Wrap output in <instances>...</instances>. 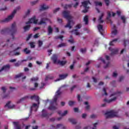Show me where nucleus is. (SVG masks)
Segmentation results:
<instances>
[{
    "label": "nucleus",
    "instance_id": "obj_1",
    "mask_svg": "<svg viewBox=\"0 0 129 129\" xmlns=\"http://www.w3.org/2000/svg\"><path fill=\"white\" fill-rule=\"evenodd\" d=\"M7 33H10V35L12 36V39H15L14 36H15L16 33H17V26L16 25V23H13L10 28H6L1 31V34H7Z\"/></svg>",
    "mask_w": 129,
    "mask_h": 129
},
{
    "label": "nucleus",
    "instance_id": "obj_2",
    "mask_svg": "<svg viewBox=\"0 0 129 129\" xmlns=\"http://www.w3.org/2000/svg\"><path fill=\"white\" fill-rule=\"evenodd\" d=\"M62 15L67 20H68V24L65 26V28L71 29L72 26L74 25V22L72 20V16L70 15V12L64 11L62 13Z\"/></svg>",
    "mask_w": 129,
    "mask_h": 129
},
{
    "label": "nucleus",
    "instance_id": "obj_3",
    "mask_svg": "<svg viewBox=\"0 0 129 129\" xmlns=\"http://www.w3.org/2000/svg\"><path fill=\"white\" fill-rule=\"evenodd\" d=\"M61 89V88H60L57 91H56L55 93V95L52 100V101L50 103V105L48 107V109H50V110H55L57 108L55 105H57V99L58 98V96L60 95L61 94V92L60 91Z\"/></svg>",
    "mask_w": 129,
    "mask_h": 129
},
{
    "label": "nucleus",
    "instance_id": "obj_4",
    "mask_svg": "<svg viewBox=\"0 0 129 129\" xmlns=\"http://www.w3.org/2000/svg\"><path fill=\"white\" fill-rule=\"evenodd\" d=\"M41 20L38 23V25H44L43 28H45L47 26V21H49V19L47 18V13H44L40 15Z\"/></svg>",
    "mask_w": 129,
    "mask_h": 129
},
{
    "label": "nucleus",
    "instance_id": "obj_5",
    "mask_svg": "<svg viewBox=\"0 0 129 129\" xmlns=\"http://www.w3.org/2000/svg\"><path fill=\"white\" fill-rule=\"evenodd\" d=\"M118 96H119V94H118V93L114 92L111 94L109 100L105 99L104 101L106 102V103H111V102L115 101V100L117 99V97H118Z\"/></svg>",
    "mask_w": 129,
    "mask_h": 129
},
{
    "label": "nucleus",
    "instance_id": "obj_6",
    "mask_svg": "<svg viewBox=\"0 0 129 129\" xmlns=\"http://www.w3.org/2000/svg\"><path fill=\"white\" fill-rule=\"evenodd\" d=\"M105 117L106 118H109L110 117H118V115L117 114V112L112 110L105 113Z\"/></svg>",
    "mask_w": 129,
    "mask_h": 129
},
{
    "label": "nucleus",
    "instance_id": "obj_7",
    "mask_svg": "<svg viewBox=\"0 0 129 129\" xmlns=\"http://www.w3.org/2000/svg\"><path fill=\"white\" fill-rule=\"evenodd\" d=\"M105 58L106 59V60H104V59H103L101 57H100L99 58V60H100V61H102V62L104 64V68L106 69V68H108V67H109V59H110V58H109V56H108V55H106Z\"/></svg>",
    "mask_w": 129,
    "mask_h": 129
},
{
    "label": "nucleus",
    "instance_id": "obj_8",
    "mask_svg": "<svg viewBox=\"0 0 129 129\" xmlns=\"http://www.w3.org/2000/svg\"><path fill=\"white\" fill-rule=\"evenodd\" d=\"M16 13H17V10H15L12 14L8 16V18L4 20H1V23H8V22H10V21H12L14 17H15V15H16Z\"/></svg>",
    "mask_w": 129,
    "mask_h": 129
},
{
    "label": "nucleus",
    "instance_id": "obj_9",
    "mask_svg": "<svg viewBox=\"0 0 129 129\" xmlns=\"http://www.w3.org/2000/svg\"><path fill=\"white\" fill-rule=\"evenodd\" d=\"M82 6L84 8V10L83 11V13H87L88 12V9H89V5H90V2L89 1H85L82 3Z\"/></svg>",
    "mask_w": 129,
    "mask_h": 129
},
{
    "label": "nucleus",
    "instance_id": "obj_10",
    "mask_svg": "<svg viewBox=\"0 0 129 129\" xmlns=\"http://www.w3.org/2000/svg\"><path fill=\"white\" fill-rule=\"evenodd\" d=\"M66 129V126L62 124H57L55 127L54 125H51L50 129Z\"/></svg>",
    "mask_w": 129,
    "mask_h": 129
},
{
    "label": "nucleus",
    "instance_id": "obj_11",
    "mask_svg": "<svg viewBox=\"0 0 129 129\" xmlns=\"http://www.w3.org/2000/svg\"><path fill=\"white\" fill-rule=\"evenodd\" d=\"M38 23V19H36V17L34 16L33 18L30 19L28 22H26V25L30 24H37Z\"/></svg>",
    "mask_w": 129,
    "mask_h": 129
},
{
    "label": "nucleus",
    "instance_id": "obj_12",
    "mask_svg": "<svg viewBox=\"0 0 129 129\" xmlns=\"http://www.w3.org/2000/svg\"><path fill=\"white\" fill-rule=\"evenodd\" d=\"M112 37H113L114 36L116 35L117 34V30H116V27H115V25H112Z\"/></svg>",
    "mask_w": 129,
    "mask_h": 129
},
{
    "label": "nucleus",
    "instance_id": "obj_13",
    "mask_svg": "<svg viewBox=\"0 0 129 129\" xmlns=\"http://www.w3.org/2000/svg\"><path fill=\"white\" fill-rule=\"evenodd\" d=\"M15 107L16 106L14 104L11 105V102L10 101H9L5 106V108H7V107H8V108H10L11 109L15 108Z\"/></svg>",
    "mask_w": 129,
    "mask_h": 129
},
{
    "label": "nucleus",
    "instance_id": "obj_14",
    "mask_svg": "<svg viewBox=\"0 0 129 129\" xmlns=\"http://www.w3.org/2000/svg\"><path fill=\"white\" fill-rule=\"evenodd\" d=\"M38 107L39 106L36 103L33 104L30 109V112H32V110H34V111H37V110L38 109Z\"/></svg>",
    "mask_w": 129,
    "mask_h": 129
},
{
    "label": "nucleus",
    "instance_id": "obj_15",
    "mask_svg": "<svg viewBox=\"0 0 129 129\" xmlns=\"http://www.w3.org/2000/svg\"><path fill=\"white\" fill-rule=\"evenodd\" d=\"M109 50L111 51V55H115V54H117V53H118V48L111 49V48H109Z\"/></svg>",
    "mask_w": 129,
    "mask_h": 129
},
{
    "label": "nucleus",
    "instance_id": "obj_16",
    "mask_svg": "<svg viewBox=\"0 0 129 129\" xmlns=\"http://www.w3.org/2000/svg\"><path fill=\"white\" fill-rule=\"evenodd\" d=\"M9 70H10V65L7 64L2 67L0 70V73L3 72V71H9Z\"/></svg>",
    "mask_w": 129,
    "mask_h": 129
},
{
    "label": "nucleus",
    "instance_id": "obj_17",
    "mask_svg": "<svg viewBox=\"0 0 129 129\" xmlns=\"http://www.w3.org/2000/svg\"><path fill=\"white\" fill-rule=\"evenodd\" d=\"M97 28H98V30L99 31V32L101 34L103 35V26H102V25L99 24L97 26Z\"/></svg>",
    "mask_w": 129,
    "mask_h": 129
},
{
    "label": "nucleus",
    "instance_id": "obj_18",
    "mask_svg": "<svg viewBox=\"0 0 129 129\" xmlns=\"http://www.w3.org/2000/svg\"><path fill=\"white\" fill-rule=\"evenodd\" d=\"M57 113L61 116H65V115H67V114H68V111L65 110L63 111V112L62 113V111L61 110H58L57 111Z\"/></svg>",
    "mask_w": 129,
    "mask_h": 129
},
{
    "label": "nucleus",
    "instance_id": "obj_19",
    "mask_svg": "<svg viewBox=\"0 0 129 129\" xmlns=\"http://www.w3.org/2000/svg\"><path fill=\"white\" fill-rule=\"evenodd\" d=\"M13 124L15 125V129H22V126L18 122H14Z\"/></svg>",
    "mask_w": 129,
    "mask_h": 129
},
{
    "label": "nucleus",
    "instance_id": "obj_20",
    "mask_svg": "<svg viewBox=\"0 0 129 129\" xmlns=\"http://www.w3.org/2000/svg\"><path fill=\"white\" fill-rule=\"evenodd\" d=\"M51 60L53 61L54 64H57L58 63V60H57V55L53 54L51 57Z\"/></svg>",
    "mask_w": 129,
    "mask_h": 129
},
{
    "label": "nucleus",
    "instance_id": "obj_21",
    "mask_svg": "<svg viewBox=\"0 0 129 129\" xmlns=\"http://www.w3.org/2000/svg\"><path fill=\"white\" fill-rule=\"evenodd\" d=\"M28 98H29L28 96H25L22 97L19 100H18L17 101V103H21V102H23V101H24V100H27V99H28Z\"/></svg>",
    "mask_w": 129,
    "mask_h": 129
},
{
    "label": "nucleus",
    "instance_id": "obj_22",
    "mask_svg": "<svg viewBox=\"0 0 129 129\" xmlns=\"http://www.w3.org/2000/svg\"><path fill=\"white\" fill-rule=\"evenodd\" d=\"M47 9H49V7L45 4L40 6V11H44V10H47Z\"/></svg>",
    "mask_w": 129,
    "mask_h": 129
},
{
    "label": "nucleus",
    "instance_id": "obj_23",
    "mask_svg": "<svg viewBox=\"0 0 129 129\" xmlns=\"http://www.w3.org/2000/svg\"><path fill=\"white\" fill-rule=\"evenodd\" d=\"M48 35H51L53 33V28L51 26H49L47 28Z\"/></svg>",
    "mask_w": 129,
    "mask_h": 129
},
{
    "label": "nucleus",
    "instance_id": "obj_24",
    "mask_svg": "<svg viewBox=\"0 0 129 129\" xmlns=\"http://www.w3.org/2000/svg\"><path fill=\"white\" fill-rule=\"evenodd\" d=\"M19 49H21V47H18L17 48H16L14 50V55L15 56H19V55H20V54H21L20 53V51L16 52V51H17V50H19Z\"/></svg>",
    "mask_w": 129,
    "mask_h": 129
},
{
    "label": "nucleus",
    "instance_id": "obj_25",
    "mask_svg": "<svg viewBox=\"0 0 129 129\" xmlns=\"http://www.w3.org/2000/svg\"><path fill=\"white\" fill-rule=\"evenodd\" d=\"M107 90H108V88L104 87L103 88V92L102 93V95H105L106 96H107V93H106Z\"/></svg>",
    "mask_w": 129,
    "mask_h": 129
},
{
    "label": "nucleus",
    "instance_id": "obj_26",
    "mask_svg": "<svg viewBox=\"0 0 129 129\" xmlns=\"http://www.w3.org/2000/svg\"><path fill=\"white\" fill-rule=\"evenodd\" d=\"M103 16H104V14L102 13L101 15L99 16V19L98 20V23H103V20H102V18H103Z\"/></svg>",
    "mask_w": 129,
    "mask_h": 129
},
{
    "label": "nucleus",
    "instance_id": "obj_27",
    "mask_svg": "<svg viewBox=\"0 0 129 129\" xmlns=\"http://www.w3.org/2000/svg\"><path fill=\"white\" fill-rule=\"evenodd\" d=\"M66 63H67V61H66L58 60L57 64H59V65H61V66H64V65H65V64H66Z\"/></svg>",
    "mask_w": 129,
    "mask_h": 129
},
{
    "label": "nucleus",
    "instance_id": "obj_28",
    "mask_svg": "<svg viewBox=\"0 0 129 129\" xmlns=\"http://www.w3.org/2000/svg\"><path fill=\"white\" fill-rule=\"evenodd\" d=\"M67 76H68V74H67L60 75L59 78L60 80L65 79V78H66V77H67Z\"/></svg>",
    "mask_w": 129,
    "mask_h": 129
},
{
    "label": "nucleus",
    "instance_id": "obj_29",
    "mask_svg": "<svg viewBox=\"0 0 129 129\" xmlns=\"http://www.w3.org/2000/svg\"><path fill=\"white\" fill-rule=\"evenodd\" d=\"M30 98L31 99H35L36 100V101H38V102H39V97L38 96H36V95L31 96Z\"/></svg>",
    "mask_w": 129,
    "mask_h": 129
},
{
    "label": "nucleus",
    "instance_id": "obj_30",
    "mask_svg": "<svg viewBox=\"0 0 129 129\" xmlns=\"http://www.w3.org/2000/svg\"><path fill=\"white\" fill-rule=\"evenodd\" d=\"M111 14L113 16V17H114L115 16V13H113V12H108V17L107 18V20H108V19H109V18H110L111 16Z\"/></svg>",
    "mask_w": 129,
    "mask_h": 129
},
{
    "label": "nucleus",
    "instance_id": "obj_31",
    "mask_svg": "<svg viewBox=\"0 0 129 129\" xmlns=\"http://www.w3.org/2000/svg\"><path fill=\"white\" fill-rule=\"evenodd\" d=\"M69 121L73 123V124H76L77 123V122L76 121V120L73 118H69Z\"/></svg>",
    "mask_w": 129,
    "mask_h": 129
},
{
    "label": "nucleus",
    "instance_id": "obj_32",
    "mask_svg": "<svg viewBox=\"0 0 129 129\" xmlns=\"http://www.w3.org/2000/svg\"><path fill=\"white\" fill-rule=\"evenodd\" d=\"M30 28H31V26H30V25L25 26L24 27V31L27 32V31H29V30H30Z\"/></svg>",
    "mask_w": 129,
    "mask_h": 129
},
{
    "label": "nucleus",
    "instance_id": "obj_33",
    "mask_svg": "<svg viewBox=\"0 0 129 129\" xmlns=\"http://www.w3.org/2000/svg\"><path fill=\"white\" fill-rule=\"evenodd\" d=\"M84 21L85 23V25L88 24V16H86L84 18Z\"/></svg>",
    "mask_w": 129,
    "mask_h": 129
},
{
    "label": "nucleus",
    "instance_id": "obj_34",
    "mask_svg": "<svg viewBox=\"0 0 129 129\" xmlns=\"http://www.w3.org/2000/svg\"><path fill=\"white\" fill-rule=\"evenodd\" d=\"M23 51L24 52V53H25V54H30V53H31V50H28V48H26L24 49Z\"/></svg>",
    "mask_w": 129,
    "mask_h": 129
},
{
    "label": "nucleus",
    "instance_id": "obj_35",
    "mask_svg": "<svg viewBox=\"0 0 129 129\" xmlns=\"http://www.w3.org/2000/svg\"><path fill=\"white\" fill-rule=\"evenodd\" d=\"M38 80H39V78L37 77L31 79V81H32V82L38 81Z\"/></svg>",
    "mask_w": 129,
    "mask_h": 129
},
{
    "label": "nucleus",
    "instance_id": "obj_36",
    "mask_svg": "<svg viewBox=\"0 0 129 129\" xmlns=\"http://www.w3.org/2000/svg\"><path fill=\"white\" fill-rule=\"evenodd\" d=\"M117 41V39H115L113 40L112 41L110 42V45L113 46L114 44L116 43Z\"/></svg>",
    "mask_w": 129,
    "mask_h": 129
},
{
    "label": "nucleus",
    "instance_id": "obj_37",
    "mask_svg": "<svg viewBox=\"0 0 129 129\" xmlns=\"http://www.w3.org/2000/svg\"><path fill=\"white\" fill-rule=\"evenodd\" d=\"M75 103H76L75 101H69V105H70V106H73Z\"/></svg>",
    "mask_w": 129,
    "mask_h": 129
},
{
    "label": "nucleus",
    "instance_id": "obj_38",
    "mask_svg": "<svg viewBox=\"0 0 129 129\" xmlns=\"http://www.w3.org/2000/svg\"><path fill=\"white\" fill-rule=\"evenodd\" d=\"M95 5L96 6H99V7H101V6H102V3L99 2H95Z\"/></svg>",
    "mask_w": 129,
    "mask_h": 129
},
{
    "label": "nucleus",
    "instance_id": "obj_39",
    "mask_svg": "<svg viewBox=\"0 0 129 129\" xmlns=\"http://www.w3.org/2000/svg\"><path fill=\"white\" fill-rule=\"evenodd\" d=\"M73 33H74V34L77 36H79L81 34L80 33H79V32L77 31V30H75L73 31Z\"/></svg>",
    "mask_w": 129,
    "mask_h": 129
},
{
    "label": "nucleus",
    "instance_id": "obj_40",
    "mask_svg": "<svg viewBox=\"0 0 129 129\" xmlns=\"http://www.w3.org/2000/svg\"><path fill=\"white\" fill-rule=\"evenodd\" d=\"M38 47H42V45H43V42L41 40H38Z\"/></svg>",
    "mask_w": 129,
    "mask_h": 129
},
{
    "label": "nucleus",
    "instance_id": "obj_41",
    "mask_svg": "<svg viewBox=\"0 0 129 129\" xmlns=\"http://www.w3.org/2000/svg\"><path fill=\"white\" fill-rule=\"evenodd\" d=\"M72 7V5H66L64 8V9H70Z\"/></svg>",
    "mask_w": 129,
    "mask_h": 129
},
{
    "label": "nucleus",
    "instance_id": "obj_42",
    "mask_svg": "<svg viewBox=\"0 0 129 129\" xmlns=\"http://www.w3.org/2000/svg\"><path fill=\"white\" fill-rule=\"evenodd\" d=\"M66 46V43H61L57 46V48H61L62 47H65Z\"/></svg>",
    "mask_w": 129,
    "mask_h": 129
},
{
    "label": "nucleus",
    "instance_id": "obj_43",
    "mask_svg": "<svg viewBox=\"0 0 129 129\" xmlns=\"http://www.w3.org/2000/svg\"><path fill=\"white\" fill-rule=\"evenodd\" d=\"M80 52H81V53H82L83 54H84V53L86 52V48H81L80 49Z\"/></svg>",
    "mask_w": 129,
    "mask_h": 129
},
{
    "label": "nucleus",
    "instance_id": "obj_44",
    "mask_svg": "<svg viewBox=\"0 0 129 129\" xmlns=\"http://www.w3.org/2000/svg\"><path fill=\"white\" fill-rule=\"evenodd\" d=\"M23 75H24V74H23V73H20V74H19L16 75V76H15V78H20V77H22V76H23Z\"/></svg>",
    "mask_w": 129,
    "mask_h": 129
},
{
    "label": "nucleus",
    "instance_id": "obj_45",
    "mask_svg": "<svg viewBox=\"0 0 129 129\" xmlns=\"http://www.w3.org/2000/svg\"><path fill=\"white\" fill-rule=\"evenodd\" d=\"M46 111V110L43 109L42 110V116L46 117L47 115H48V114L47 113H44V112Z\"/></svg>",
    "mask_w": 129,
    "mask_h": 129
},
{
    "label": "nucleus",
    "instance_id": "obj_46",
    "mask_svg": "<svg viewBox=\"0 0 129 129\" xmlns=\"http://www.w3.org/2000/svg\"><path fill=\"white\" fill-rule=\"evenodd\" d=\"M38 2H39V0H36L35 1H33L31 3V5H32V6H34V5H36V4L38 3Z\"/></svg>",
    "mask_w": 129,
    "mask_h": 129
},
{
    "label": "nucleus",
    "instance_id": "obj_47",
    "mask_svg": "<svg viewBox=\"0 0 129 129\" xmlns=\"http://www.w3.org/2000/svg\"><path fill=\"white\" fill-rule=\"evenodd\" d=\"M50 79H53V77H51L49 76L46 77L45 78V81H47V80H49Z\"/></svg>",
    "mask_w": 129,
    "mask_h": 129
},
{
    "label": "nucleus",
    "instance_id": "obj_48",
    "mask_svg": "<svg viewBox=\"0 0 129 129\" xmlns=\"http://www.w3.org/2000/svg\"><path fill=\"white\" fill-rule=\"evenodd\" d=\"M71 39L69 40V42H70V43H71V44H73V43H74V39H73V38H72V36H71Z\"/></svg>",
    "mask_w": 129,
    "mask_h": 129
},
{
    "label": "nucleus",
    "instance_id": "obj_49",
    "mask_svg": "<svg viewBox=\"0 0 129 129\" xmlns=\"http://www.w3.org/2000/svg\"><path fill=\"white\" fill-rule=\"evenodd\" d=\"M85 104L87 105L86 107V109L87 110L89 109V105H88V102H85Z\"/></svg>",
    "mask_w": 129,
    "mask_h": 129
},
{
    "label": "nucleus",
    "instance_id": "obj_50",
    "mask_svg": "<svg viewBox=\"0 0 129 129\" xmlns=\"http://www.w3.org/2000/svg\"><path fill=\"white\" fill-rule=\"evenodd\" d=\"M30 45L31 48H34L35 47V43L34 42H30Z\"/></svg>",
    "mask_w": 129,
    "mask_h": 129
},
{
    "label": "nucleus",
    "instance_id": "obj_51",
    "mask_svg": "<svg viewBox=\"0 0 129 129\" xmlns=\"http://www.w3.org/2000/svg\"><path fill=\"white\" fill-rule=\"evenodd\" d=\"M121 20L123 21V23H124V24L125 23V17L124 16H121Z\"/></svg>",
    "mask_w": 129,
    "mask_h": 129
},
{
    "label": "nucleus",
    "instance_id": "obj_52",
    "mask_svg": "<svg viewBox=\"0 0 129 129\" xmlns=\"http://www.w3.org/2000/svg\"><path fill=\"white\" fill-rule=\"evenodd\" d=\"M123 79H124V77H123V76H120V77H119V81L120 82H121V81H122V80H123Z\"/></svg>",
    "mask_w": 129,
    "mask_h": 129
},
{
    "label": "nucleus",
    "instance_id": "obj_53",
    "mask_svg": "<svg viewBox=\"0 0 129 129\" xmlns=\"http://www.w3.org/2000/svg\"><path fill=\"white\" fill-rule=\"evenodd\" d=\"M93 46H98V41L97 40L95 41Z\"/></svg>",
    "mask_w": 129,
    "mask_h": 129
},
{
    "label": "nucleus",
    "instance_id": "obj_54",
    "mask_svg": "<svg viewBox=\"0 0 129 129\" xmlns=\"http://www.w3.org/2000/svg\"><path fill=\"white\" fill-rule=\"evenodd\" d=\"M59 11H60V8H57L53 11V13H57V12H59Z\"/></svg>",
    "mask_w": 129,
    "mask_h": 129
},
{
    "label": "nucleus",
    "instance_id": "obj_55",
    "mask_svg": "<svg viewBox=\"0 0 129 129\" xmlns=\"http://www.w3.org/2000/svg\"><path fill=\"white\" fill-rule=\"evenodd\" d=\"M87 116V114L84 113L82 115V118L85 119L86 118V117Z\"/></svg>",
    "mask_w": 129,
    "mask_h": 129
},
{
    "label": "nucleus",
    "instance_id": "obj_56",
    "mask_svg": "<svg viewBox=\"0 0 129 129\" xmlns=\"http://www.w3.org/2000/svg\"><path fill=\"white\" fill-rule=\"evenodd\" d=\"M112 76L113 77H116L117 76V73L116 72H114L113 73Z\"/></svg>",
    "mask_w": 129,
    "mask_h": 129
},
{
    "label": "nucleus",
    "instance_id": "obj_57",
    "mask_svg": "<svg viewBox=\"0 0 129 129\" xmlns=\"http://www.w3.org/2000/svg\"><path fill=\"white\" fill-rule=\"evenodd\" d=\"M106 6H109V0H104Z\"/></svg>",
    "mask_w": 129,
    "mask_h": 129
},
{
    "label": "nucleus",
    "instance_id": "obj_58",
    "mask_svg": "<svg viewBox=\"0 0 129 129\" xmlns=\"http://www.w3.org/2000/svg\"><path fill=\"white\" fill-rule=\"evenodd\" d=\"M126 44H128V40H124V47H125L126 46Z\"/></svg>",
    "mask_w": 129,
    "mask_h": 129
},
{
    "label": "nucleus",
    "instance_id": "obj_59",
    "mask_svg": "<svg viewBox=\"0 0 129 129\" xmlns=\"http://www.w3.org/2000/svg\"><path fill=\"white\" fill-rule=\"evenodd\" d=\"M32 37V34H29L26 39V41H29L30 39H31V37Z\"/></svg>",
    "mask_w": 129,
    "mask_h": 129
},
{
    "label": "nucleus",
    "instance_id": "obj_60",
    "mask_svg": "<svg viewBox=\"0 0 129 129\" xmlns=\"http://www.w3.org/2000/svg\"><path fill=\"white\" fill-rule=\"evenodd\" d=\"M30 13H31V11H30V10H28L26 13V17L29 16V15H30Z\"/></svg>",
    "mask_w": 129,
    "mask_h": 129
},
{
    "label": "nucleus",
    "instance_id": "obj_61",
    "mask_svg": "<svg viewBox=\"0 0 129 129\" xmlns=\"http://www.w3.org/2000/svg\"><path fill=\"white\" fill-rule=\"evenodd\" d=\"M91 118H95L96 117V115L95 114H92L90 116Z\"/></svg>",
    "mask_w": 129,
    "mask_h": 129
},
{
    "label": "nucleus",
    "instance_id": "obj_62",
    "mask_svg": "<svg viewBox=\"0 0 129 129\" xmlns=\"http://www.w3.org/2000/svg\"><path fill=\"white\" fill-rule=\"evenodd\" d=\"M39 37V33L36 34L35 35H34V38L35 39H37V38Z\"/></svg>",
    "mask_w": 129,
    "mask_h": 129
},
{
    "label": "nucleus",
    "instance_id": "obj_63",
    "mask_svg": "<svg viewBox=\"0 0 129 129\" xmlns=\"http://www.w3.org/2000/svg\"><path fill=\"white\" fill-rule=\"evenodd\" d=\"M63 38V36H59L57 37H55V39H61L62 40V38Z\"/></svg>",
    "mask_w": 129,
    "mask_h": 129
},
{
    "label": "nucleus",
    "instance_id": "obj_64",
    "mask_svg": "<svg viewBox=\"0 0 129 129\" xmlns=\"http://www.w3.org/2000/svg\"><path fill=\"white\" fill-rule=\"evenodd\" d=\"M76 28L77 29H80L81 28V25L80 24H78L76 26Z\"/></svg>",
    "mask_w": 129,
    "mask_h": 129
}]
</instances>
